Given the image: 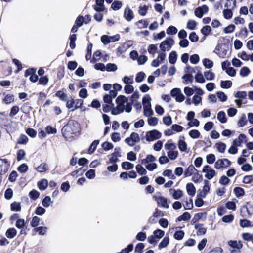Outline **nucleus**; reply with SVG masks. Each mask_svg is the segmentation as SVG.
<instances>
[{
    "label": "nucleus",
    "instance_id": "obj_1",
    "mask_svg": "<svg viewBox=\"0 0 253 253\" xmlns=\"http://www.w3.org/2000/svg\"><path fill=\"white\" fill-rule=\"evenodd\" d=\"M80 124L77 121L73 120H70L61 129L63 136L66 139L73 138L74 135L80 131Z\"/></svg>",
    "mask_w": 253,
    "mask_h": 253
},
{
    "label": "nucleus",
    "instance_id": "obj_2",
    "mask_svg": "<svg viewBox=\"0 0 253 253\" xmlns=\"http://www.w3.org/2000/svg\"><path fill=\"white\" fill-rule=\"evenodd\" d=\"M151 98L149 94H146L142 99V104L143 106L144 115L149 117L153 115V111L151 108Z\"/></svg>",
    "mask_w": 253,
    "mask_h": 253
},
{
    "label": "nucleus",
    "instance_id": "obj_3",
    "mask_svg": "<svg viewBox=\"0 0 253 253\" xmlns=\"http://www.w3.org/2000/svg\"><path fill=\"white\" fill-rule=\"evenodd\" d=\"M162 136L161 133L156 129L147 131L146 134V139L150 142L160 139Z\"/></svg>",
    "mask_w": 253,
    "mask_h": 253
},
{
    "label": "nucleus",
    "instance_id": "obj_4",
    "mask_svg": "<svg viewBox=\"0 0 253 253\" xmlns=\"http://www.w3.org/2000/svg\"><path fill=\"white\" fill-rule=\"evenodd\" d=\"M174 43L173 39L171 38H168L161 43L160 48L162 52H165L166 50H170Z\"/></svg>",
    "mask_w": 253,
    "mask_h": 253
},
{
    "label": "nucleus",
    "instance_id": "obj_5",
    "mask_svg": "<svg viewBox=\"0 0 253 253\" xmlns=\"http://www.w3.org/2000/svg\"><path fill=\"white\" fill-rule=\"evenodd\" d=\"M170 95L172 97L175 98L176 101L178 102H182L185 99V96L181 93L180 89L178 88L172 89L170 91Z\"/></svg>",
    "mask_w": 253,
    "mask_h": 253
},
{
    "label": "nucleus",
    "instance_id": "obj_6",
    "mask_svg": "<svg viewBox=\"0 0 253 253\" xmlns=\"http://www.w3.org/2000/svg\"><path fill=\"white\" fill-rule=\"evenodd\" d=\"M231 164V162L227 159H218L215 163L214 167L217 169H226Z\"/></svg>",
    "mask_w": 253,
    "mask_h": 253
},
{
    "label": "nucleus",
    "instance_id": "obj_7",
    "mask_svg": "<svg viewBox=\"0 0 253 253\" xmlns=\"http://www.w3.org/2000/svg\"><path fill=\"white\" fill-rule=\"evenodd\" d=\"M211 167L209 165L205 166L202 170L203 172H205V177L210 180L211 179L216 175L215 171L213 169H210Z\"/></svg>",
    "mask_w": 253,
    "mask_h": 253
},
{
    "label": "nucleus",
    "instance_id": "obj_8",
    "mask_svg": "<svg viewBox=\"0 0 253 253\" xmlns=\"http://www.w3.org/2000/svg\"><path fill=\"white\" fill-rule=\"evenodd\" d=\"M209 8L206 5H203L195 9L194 14L195 16L199 18L203 17L204 14L208 12Z\"/></svg>",
    "mask_w": 253,
    "mask_h": 253
},
{
    "label": "nucleus",
    "instance_id": "obj_9",
    "mask_svg": "<svg viewBox=\"0 0 253 253\" xmlns=\"http://www.w3.org/2000/svg\"><path fill=\"white\" fill-rule=\"evenodd\" d=\"M95 3L93 8L96 12H101L105 10L104 0H95Z\"/></svg>",
    "mask_w": 253,
    "mask_h": 253
},
{
    "label": "nucleus",
    "instance_id": "obj_10",
    "mask_svg": "<svg viewBox=\"0 0 253 253\" xmlns=\"http://www.w3.org/2000/svg\"><path fill=\"white\" fill-rule=\"evenodd\" d=\"M184 139V136H181L178 142V147L181 152H186L187 149V145Z\"/></svg>",
    "mask_w": 253,
    "mask_h": 253
},
{
    "label": "nucleus",
    "instance_id": "obj_11",
    "mask_svg": "<svg viewBox=\"0 0 253 253\" xmlns=\"http://www.w3.org/2000/svg\"><path fill=\"white\" fill-rule=\"evenodd\" d=\"M124 16L126 20L130 21L134 17L133 11L128 7L126 8L124 11Z\"/></svg>",
    "mask_w": 253,
    "mask_h": 253
},
{
    "label": "nucleus",
    "instance_id": "obj_12",
    "mask_svg": "<svg viewBox=\"0 0 253 253\" xmlns=\"http://www.w3.org/2000/svg\"><path fill=\"white\" fill-rule=\"evenodd\" d=\"M157 202L158 205L161 206V207L167 209L169 207V205L168 204L167 199L164 197L159 196L157 198Z\"/></svg>",
    "mask_w": 253,
    "mask_h": 253
},
{
    "label": "nucleus",
    "instance_id": "obj_13",
    "mask_svg": "<svg viewBox=\"0 0 253 253\" xmlns=\"http://www.w3.org/2000/svg\"><path fill=\"white\" fill-rule=\"evenodd\" d=\"M129 140H132V141L134 142L138 143L140 141V139L139 138L138 134L133 132L131 133L129 137H127L125 139V142H127Z\"/></svg>",
    "mask_w": 253,
    "mask_h": 253
},
{
    "label": "nucleus",
    "instance_id": "obj_14",
    "mask_svg": "<svg viewBox=\"0 0 253 253\" xmlns=\"http://www.w3.org/2000/svg\"><path fill=\"white\" fill-rule=\"evenodd\" d=\"M228 244L231 247L239 250L243 247V244L241 241L236 240H230L228 242Z\"/></svg>",
    "mask_w": 253,
    "mask_h": 253
},
{
    "label": "nucleus",
    "instance_id": "obj_15",
    "mask_svg": "<svg viewBox=\"0 0 253 253\" xmlns=\"http://www.w3.org/2000/svg\"><path fill=\"white\" fill-rule=\"evenodd\" d=\"M187 193L191 196H194L196 193V188L192 183H188L186 185Z\"/></svg>",
    "mask_w": 253,
    "mask_h": 253
},
{
    "label": "nucleus",
    "instance_id": "obj_16",
    "mask_svg": "<svg viewBox=\"0 0 253 253\" xmlns=\"http://www.w3.org/2000/svg\"><path fill=\"white\" fill-rule=\"evenodd\" d=\"M194 171H196L198 172V170L195 168V167L192 165H190L184 171V176L185 177H189L192 175Z\"/></svg>",
    "mask_w": 253,
    "mask_h": 253
},
{
    "label": "nucleus",
    "instance_id": "obj_17",
    "mask_svg": "<svg viewBox=\"0 0 253 253\" xmlns=\"http://www.w3.org/2000/svg\"><path fill=\"white\" fill-rule=\"evenodd\" d=\"M37 185L40 190H44L48 186V181L45 179H42L38 182Z\"/></svg>",
    "mask_w": 253,
    "mask_h": 253
},
{
    "label": "nucleus",
    "instance_id": "obj_18",
    "mask_svg": "<svg viewBox=\"0 0 253 253\" xmlns=\"http://www.w3.org/2000/svg\"><path fill=\"white\" fill-rule=\"evenodd\" d=\"M177 59V54L175 51H171L169 56V62L171 64H174L176 63Z\"/></svg>",
    "mask_w": 253,
    "mask_h": 253
},
{
    "label": "nucleus",
    "instance_id": "obj_19",
    "mask_svg": "<svg viewBox=\"0 0 253 253\" xmlns=\"http://www.w3.org/2000/svg\"><path fill=\"white\" fill-rule=\"evenodd\" d=\"M17 234V231L14 228H10L5 233L6 236L9 239L13 238Z\"/></svg>",
    "mask_w": 253,
    "mask_h": 253
},
{
    "label": "nucleus",
    "instance_id": "obj_20",
    "mask_svg": "<svg viewBox=\"0 0 253 253\" xmlns=\"http://www.w3.org/2000/svg\"><path fill=\"white\" fill-rule=\"evenodd\" d=\"M173 191L172 196L174 199L178 200L180 199L183 195V192L181 190H175L170 189V192Z\"/></svg>",
    "mask_w": 253,
    "mask_h": 253
},
{
    "label": "nucleus",
    "instance_id": "obj_21",
    "mask_svg": "<svg viewBox=\"0 0 253 253\" xmlns=\"http://www.w3.org/2000/svg\"><path fill=\"white\" fill-rule=\"evenodd\" d=\"M55 96L59 98V99L62 101H66L68 100L67 94L61 90L57 91L55 93Z\"/></svg>",
    "mask_w": 253,
    "mask_h": 253
},
{
    "label": "nucleus",
    "instance_id": "obj_22",
    "mask_svg": "<svg viewBox=\"0 0 253 253\" xmlns=\"http://www.w3.org/2000/svg\"><path fill=\"white\" fill-rule=\"evenodd\" d=\"M128 101V98L124 95H120L118 96L116 99V104L120 105H125Z\"/></svg>",
    "mask_w": 253,
    "mask_h": 253
},
{
    "label": "nucleus",
    "instance_id": "obj_23",
    "mask_svg": "<svg viewBox=\"0 0 253 253\" xmlns=\"http://www.w3.org/2000/svg\"><path fill=\"white\" fill-rule=\"evenodd\" d=\"M217 118L221 123H225L227 122L225 113L223 111H219L218 113Z\"/></svg>",
    "mask_w": 253,
    "mask_h": 253
},
{
    "label": "nucleus",
    "instance_id": "obj_24",
    "mask_svg": "<svg viewBox=\"0 0 253 253\" xmlns=\"http://www.w3.org/2000/svg\"><path fill=\"white\" fill-rule=\"evenodd\" d=\"M11 211L15 212H18L21 211V207L20 202H14L10 205Z\"/></svg>",
    "mask_w": 253,
    "mask_h": 253
},
{
    "label": "nucleus",
    "instance_id": "obj_25",
    "mask_svg": "<svg viewBox=\"0 0 253 253\" xmlns=\"http://www.w3.org/2000/svg\"><path fill=\"white\" fill-rule=\"evenodd\" d=\"M236 0H226L224 7L227 9H233L236 6Z\"/></svg>",
    "mask_w": 253,
    "mask_h": 253
},
{
    "label": "nucleus",
    "instance_id": "obj_26",
    "mask_svg": "<svg viewBox=\"0 0 253 253\" xmlns=\"http://www.w3.org/2000/svg\"><path fill=\"white\" fill-rule=\"evenodd\" d=\"M99 143V140H94L92 143L91 144L88 150V152L89 154H91L94 153L95 150L96 149V147L97 145Z\"/></svg>",
    "mask_w": 253,
    "mask_h": 253
},
{
    "label": "nucleus",
    "instance_id": "obj_27",
    "mask_svg": "<svg viewBox=\"0 0 253 253\" xmlns=\"http://www.w3.org/2000/svg\"><path fill=\"white\" fill-rule=\"evenodd\" d=\"M182 79L184 80V84H187L188 82L192 83L193 81V77L192 73H188L184 74L182 77Z\"/></svg>",
    "mask_w": 253,
    "mask_h": 253
},
{
    "label": "nucleus",
    "instance_id": "obj_28",
    "mask_svg": "<svg viewBox=\"0 0 253 253\" xmlns=\"http://www.w3.org/2000/svg\"><path fill=\"white\" fill-rule=\"evenodd\" d=\"M234 192L237 197H240L245 195L244 189L240 187H236L234 189Z\"/></svg>",
    "mask_w": 253,
    "mask_h": 253
},
{
    "label": "nucleus",
    "instance_id": "obj_29",
    "mask_svg": "<svg viewBox=\"0 0 253 253\" xmlns=\"http://www.w3.org/2000/svg\"><path fill=\"white\" fill-rule=\"evenodd\" d=\"M169 242V238L168 236L165 237L159 244V249H161L166 247Z\"/></svg>",
    "mask_w": 253,
    "mask_h": 253
},
{
    "label": "nucleus",
    "instance_id": "obj_30",
    "mask_svg": "<svg viewBox=\"0 0 253 253\" xmlns=\"http://www.w3.org/2000/svg\"><path fill=\"white\" fill-rule=\"evenodd\" d=\"M122 3L119 0H115L111 4V8L115 11H117L121 9L122 6Z\"/></svg>",
    "mask_w": 253,
    "mask_h": 253
},
{
    "label": "nucleus",
    "instance_id": "obj_31",
    "mask_svg": "<svg viewBox=\"0 0 253 253\" xmlns=\"http://www.w3.org/2000/svg\"><path fill=\"white\" fill-rule=\"evenodd\" d=\"M203 64L204 66L207 69L211 68L213 66V61L208 58H204L203 60Z\"/></svg>",
    "mask_w": 253,
    "mask_h": 253
},
{
    "label": "nucleus",
    "instance_id": "obj_32",
    "mask_svg": "<svg viewBox=\"0 0 253 253\" xmlns=\"http://www.w3.org/2000/svg\"><path fill=\"white\" fill-rule=\"evenodd\" d=\"M211 31V28L210 26L206 25L202 27L201 29V33L206 37L209 35Z\"/></svg>",
    "mask_w": 253,
    "mask_h": 253
},
{
    "label": "nucleus",
    "instance_id": "obj_33",
    "mask_svg": "<svg viewBox=\"0 0 253 253\" xmlns=\"http://www.w3.org/2000/svg\"><path fill=\"white\" fill-rule=\"evenodd\" d=\"M232 85V83L230 80L221 81L220 82V86L222 88H230Z\"/></svg>",
    "mask_w": 253,
    "mask_h": 253
},
{
    "label": "nucleus",
    "instance_id": "obj_34",
    "mask_svg": "<svg viewBox=\"0 0 253 253\" xmlns=\"http://www.w3.org/2000/svg\"><path fill=\"white\" fill-rule=\"evenodd\" d=\"M121 166L125 170H129L133 168L134 165L130 162L126 161L122 163Z\"/></svg>",
    "mask_w": 253,
    "mask_h": 253
},
{
    "label": "nucleus",
    "instance_id": "obj_35",
    "mask_svg": "<svg viewBox=\"0 0 253 253\" xmlns=\"http://www.w3.org/2000/svg\"><path fill=\"white\" fill-rule=\"evenodd\" d=\"M28 141V138L24 134H21L17 140V143L19 144H26Z\"/></svg>",
    "mask_w": 253,
    "mask_h": 253
},
{
    "label": "nucleus",
    "instance_id": "obj_36",
    "mask_svg": "<svg viewBox=\"0 0 253 253\" xmlns=\"http://www.w3.org/2000/svg\"><path fill=\"white\" fill-rule=\"evenodd\" d=\"M243 239L247 241H251L253 244V234L248 232L244 233L242 235Z\"/></svg>",
    "mask_w": 253,
    "mask_h": 253
},
{
    "label": "nucleus",
    "instance_id": "obj_37",
    "mask_svg": "<svg viewBox=\"0 0 253 253\" xmlns=\"http://www.w3.org/2000/svg\"><path fill=\"white\" fill-rule=\"evenodd\" d=\"M39 195L40 193L35 189H33L32 190H31L29 194V196L30 199L34 201L38 199Z\"/></svg>",
    "mask_w": 253,
    "mask_h": 253
},
{
    "label": "nucleus",
    "instance_id": "obj_38",
    "mask_svg": "<svg viewBox=\"0 0 253 253\" xmlns=\"http://www.w3.org/2000/svg\"><path fill=\"white\" fill-rule=\"evenodd\" d=\"M34 230L35 231L38 232L39 235H44L47 231V228L46 227L40 226L35 228Z\"/></svg>",
    "mask_w": 253,
    "mask_h": 253
},
{
    "label": "nucleus",
    "instance_id": "obj_39",
    "mask_svg": "<svg viewBox=\"0 0 253 253\" xmlns=\"http://www.w3.org/2000/svg\"><path fill=\"white\" fill-rule=\"evenodd\" d=\"M251 72L250 69L246 66L243 67L240 71V75L243 77H247Z\"/></svg>",
    "mask_w": 253,
    "mask_h": 253
},
{
    "label": "nucleus",
    "instance_id": "obj_40",
    "mask_svg": "<svg viewBox=\"0 0 253 253\" xmlns=\"http://www.w3.org/2000/svg\"><path fill=\"white\" fill-rule=\"evenodd\" d=\"M216 148L219 152L223 153L225 152L226 145L223 142H218L216 144Z\"/></svg>",
    "mask_w": 253,
    "mask_h": 253
},
{
    "label": "nucleus",
    "instance_id": "obj_41",
    "mask_svg": "<svg viewBox=\"0 0 253 253\" xmlns=\"http://www.w3.org/2000/svg\"><path fill=\"white\" fill-rule=\"evenodd\" d=\"M146 77L145 74L143 72H138L135 77V81L137 83L142 82Z\"/></svg>",
    "mask_w": 253,
    "mask_h": 253
},
{
    "label": "nucleus",
    "instance_id": "obj_42",
    "mask_svg": "<svg viewBox=\"0 0 253 253\" xmlns=\"http://www.w3.org/2000/svg\"><path fill=\"white\" fill-rule=\"evenodd\" d=\"M153 235L157 239H161L165 235V232L161 229H156L153 232Z\"/></svg>",
    "mask_w": 253,
    "mask_h": 253
},
{
    "label": "nucleus",
    "instance_id": "obj_43",
    "mask_svg": "<svg viewBox=\"0 0 253 253\" xmlns=\"http://www.w3.org/2000/svg\"><path fill=\"white\" fill-rule=\"evenodd\" d=\"M101 146L103 149L105 151L110 150L113 149L114 147L113 144L112 143L109 142L108 141H105L103 142Z\"/></svg>",
    "mask_w": 253,
    "mask_h": 253
},
{
    "label": "nucleus",
    "instance_id": "obj_44",
    "mask_svg": "<svg viewBox=\"0 0 253 253\" xmlns=\"http://www.w3.org/2000/svg\"><path fill=\"white\" fill-rule=\"evenodd\" d=\"M189 135L193 139H197L200 137V133L198 130L193 129L189 132Z\"/></svg>",
    "mask_w": 253,
    "mask_h": 253
},
{
    "label": "nucleus",
    "instance_id": "obj_45",
    "mask_svg": "<svg viewBox=\"0 0 253 253\" xmlns=\"http://www.w3.org/2000/svg\"><path fill=\"white\" fill-rule=\"evenodd\" d=\"M233 9H224L223 11V16H224V17L226 19H230L232 18V16H233V13H232V10Z\"/></svg>",
    "mask_w": 253,
    "mask_h": 253
},
{
    "label": "nucleus",
    "instance_id": "obj_46",
    "mask_svg": "<svg viewBox=\"0 0 253 253\" xmlns=\"http://www.w3.org/2000/svg\"><path fill=\"white\" fill-rule=\"evenodd\" d=\"M137 172L141 175H145L147 173L146 170L140 164H138L135 167Z\"/></svg>",
    "mask_w": 253,
    "mask_h": 253
},
{
    "label": "nucleus",
    "instance_id": "obj_47",
    "mask_svg": "<svg viewBox=\"0 0 253 253\" xmlns=\"http://www.w3.org/2000/svg\"><path fill=\"white\" fill-rule=\"evenodd\" d=\"M184 232L183 230L176 231L174 234V238L178 240L183 239L184 236Z\"/></svg>",
    "mask_w": 253,
    "mask_h": 253
},
{
    "label": "nucleus",
    "instance_id": "obj_48",
    "mask_svg": "<svg viewBox=\"0 0 253 253\" xmlns=\"http://www.w3.org/2000/svg\"><path fill=\"white\" fill-rule=\"evenodd\" d=\"M45 209L41 206H38L35 210V213L37 215L42 216L45 213Z\"/></svg>",
    "mask_w": 253,
    "mask_h": 253
},
{
    "label": "nucleus",
    "instance_id": "obj_49",
    "mask_svg": "<svg viewBox=\"0 0 253 253\" xmlns=\"http://www.w3.org/2000/svg\"><path fill=\"white\" fill-rule=\"evenodd\" d=\"M51 202V198L48 196H46L42 200V203L43 207H48Z\"/></svg>",
    "mask_w": 253,
    "mask_h": 253
},
{
    "label": "nucleus",
    "instance_id": "obj_50",
    "mask_svg": "<svg viewBox=\"0 0 253 253\" xmlns=\"http://www.w3.org/2000/svg\"><path fill=\"white\" fill-rule=\"evenodd\" d=\"M117 70V66L114 63H108L106 66V70L108 72H114Z\"/></svg>",
    "mask_w": 253,
    "mask_h": 253
},
{
    "label": "nucleus",
    "instance_id": "obj_51",
    "mask_svg": "<svg viewBox=\"0 0 253 253\" xmlns=\"http://www.w3.org/2000/svg\"><path fill=\"white\" fill-rule=\"evenodd\" d=\"M247 95V94L246 91H237L235 94L234 96H235V98H238L240 100H243V99L246 98Z\"/></svg>",
    "mask_w": 253,
    "mask_h": 253
},
{
    "label": "nucleus",
    "instance_id": "obj_52",
    "mask_svg": "<svg viewBox=\"0 0 253 253\" xmlns=\"http://www.w3.org/2000/svg\"><path fill=\"white\" fill-rule=\"evenodd\" d=\"M204 76L207 80L211 81L214 79V74L211 71H208L204 72Z\"/></svg>",
    "mask_w": 253,
    "mask_h": 253
},
{
    "label": "nucleus",
    "instance_id": "obj_53",
    "mask_svg": "<svg viewBox=\"0 0 253 253\" xmlns=\"http://www.w3.org/2000/svg\"><path fill=\"white\" fill-rule=\"evenodd\" d=\"M196 82L199 83H204L205 82V78L201 72L198 73L195 76Z\"/></svg>",
    "mask_w": 253,
    "mask_h": 253
},
{
    "label": "nucleus",
    "instance_id": "obj_54",
    "mask_svg": "<svg viewBox=\"0 0 253 253\" xmlns=\"http://www.w3.org/2000/svg\"><path fill=\"white\" fill-rule=\"evenodd\" d=\"M215 161V156L213 154H208L206 156L207 163L209 164H212Z\"/></svg>",
    "mask_w": 253,
    "mask_h": 253
},
{
    "label": "nucleus",
    "instance_id": "obj_55",
    "mask_svg": "<svg viewBox=\"0 0 253 253\" xmlns=\"http://www.w3.org/2000/svg\"><path fill=\"white\" fill-rule=\"evenodd\" d=\"M177 32V29L173 26H169L167 29V33L168 35H173Z\"/></svg>",
    "mask_w": 253,
    "mask_h": 253
},
{
    "label": "nucleus",
    "instance_id": "obj_56",
    "mask_svg": "<svg viewBox=\"0 0 253 253\" xmlns=\"http://www.w3.org/2000/svg\"><path fill=\"white\" fill-rule=\"evenodd\" d=\"M216 94L220 101L223 102L227 100V96L223 92L218 91Z\"/></svg>",
    "mask_w": 253,
    "mask_h": 253
},
{
    "label": "nucleus",
    "instance_id": "obj_57",
    "mask_svg": "<svg viewBox=\"0 0 253 253\" xmlns=\"http://www.w3.org/2000/svg\"><path fill=\"white\" fill-rule=\"evenodd\" d=\"M240 225L241 227L245 228V227H249L251 226V222L250 220L247 219H240Z\"/></svg>",
    "mask_w": 253,
    "mask_h": 253
},
{
    "label": "nucleus",
    "instance_id": "obj_58",
    "mask_svg": "<svg viewBox=\"0 0 253 253\" xmlns=\"http://www.w3.org/2000/svg\"><path fill=\"white\" fill-rule=\"evenodd\" d=\"M228 48V47L226 45H222L221 49L218 53L219 56L222 58L224 57L227 54Z\"/></svg>",
    "mask_w": 253,
    "mask_h": 253
},
{
    "label": "nucleus",
    "instance_id": "obj_59",
    "mask_svg": "<svg viewBox=\"0 0 253 253\" xmlns=\"http://www.w3.org/2000/svg\"><path fill=\"white\" fill-rule=\"evenodd\" d=\"M167 154L170 160H173L177 157L178 152L177 151H169Z\"/></svg>",
    "mask_w": 253,
    "mask_h": 253
},
{
    "label": "nucleus",
    "instance_id": "obj_60",
    "mask_svg": "<svg viewBox=\"0 0 253 253\" xmlns=\"http://www.w3.org/2000/svg\"><path fill=\"white\" fill-rule=\"evenodd\" d=\"M139 98V92L138 90H136L133 92V93L131 96L130 101L131 103H134V102L137 101V100Z\"/></svg>",
    "mask_w": 253,
    "mask_h": 253
},
{
    "label": "nucleus",
    "instance_id": "obj_61",
    "mask_svg": "<svg viewBox=\"0 0 253 253\" xmlns=\"http://www.w3.org/2000/svg\"><path fill=\"white\" fill-rule=\"evenodd\" d=\"M40 219L38 216H34L31 222V225L32 227H37L39 224Z\"/></svg>",
    "mask_w": 253,
    "mask_h": 253
},
{
    "label": "nucleus",
    "instance_id": "obj_62",
    "mask_svg": "<svg viewBox=\"0 0 253 253\" xmlns=\"http://www.w3.org/2000/svg\"><path fill=\"white\" fill-rule=\"evenodd\" d=\"M200 60L199 56L197 54L192 55L190 57V61L191 63L194 64H197Z\"/></svg>",
    "mask_w": 253,
    "mask_h": 253
},
{
    "label": "nucleus",
    "instance_id": "obj_63",
    "mask_svg": "<svg viewBox=\"0 0 253 253\" xmlns=\"http://www.w3.org/2000/svg\"><path fill=\"white\" fill-rule=\"evenodd\" d=\"M28 169V167L27 164L24 163L20 165L17 168L18 171L20 173H25Z\"/></svg>",
    "mask_w": 253,
    "mask_h": 253
},
{
    "label": "nucleus",
    "instance_id": "obj_64",
    "mask_svg": "<svg viewBox=\"0 0 253 253\" xmlns=\"http://www.w3.org/2000/svg\"><path fill=\"white\" fill-rule=\"evenodd\" d=\"M144 247L145 245L143 243H139L135 248V252L137 253H142Z\"/></svg>",
    "mask_w": 253,
    "mask_h": 253
}]
</instances>
